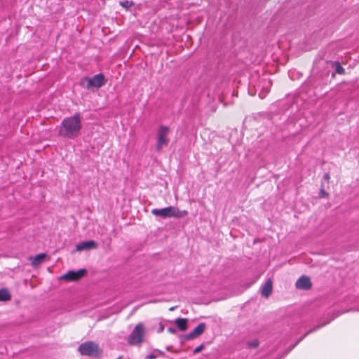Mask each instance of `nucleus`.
<instances>
[{"mask_svg":"<svg viewBox=\"0 0 359 359\" xmlns=\"http://www.w3.org/2000/svg\"><path fill=\"white\" fill-rule=\"evenodd\" d=\"M324 179L328 180L330 179V175L328 173L325 174Z\"/></svg>","mask_w":359,"mask_h":359,"instance_id":"22","label":"nucleus"},{"mask_svg":"<svg viewBox=\"0 0 359 359\" xmlns=\"http://www.w3.org/2000/svg\"><path fill=\"white\" fill-rule=\"evenodd\" d=\"M11 298V294L7 289L4 288L0 290V302L8 301Z\"/></svg>","mask_w":359,"mask_h":359,"instance_id":"14","label":"nucleus"},{"mask_svg":"<svg viewBox=\"0 0 359 359\" xmlns=\"http://www.w3.org/2000/svg\"><path fill=\"white\" fill-rule=\"evenodd\" d=\"M277 359H282V358H277Z\"/></svg>","mask_w":359,"mask_h":359,"instance_id":"28","label":"nucleus"},{"mask_svg":"<svg viewBox=\"0 0 359 359\" xmlns=\"http://www.w3.org/2000/svg\"><path fill=\"white\" fill-rule=\"evenodd\" d=\"M144 334V327L142 323H138L132 331L128 338V342L130 345L140 344Z\"/></svg>","mask_w":359,"mask_h":359,"instance_id":"6","label":"nucleus"},{"mask_svg":"<svg viewBox=\"0 0 359 359\" xmlns=\"http://www.w3.org/2000/svg\"><path fill=\"white\" fill-rule=\"evenodd\" d=\"M336 72L338 74H343L344 72V69L340 65L339 62L336 64Z\"/></svg>","mask_w":359,"mask_h":359,"instance_id":"18","label":"nucleus"},{"mask_svg":"<svg viewBox=\"0 0 359 359\" xmlns=\"http://www.w3.org/2000/svg\"><path fill=\"white\" fill-rule=\"evenodd\" d=\"M205 324L201 323L198 324L192 332L186 335L185 338L187 340L193 339L202 334L205 330Z\"/></svg>","mask_w":359,"mask_h":359,"instance_id":"8","label":"nucleus"},{"mask_svg":"<svg viewBox=\"0 0 359 359\" xmlns=\"http://www.w3.org/2000/svg\"><path fill=\"white\" fill-rule=\"evenodd\" d=\"M168 331L170 333H175V328L173 327H168Z\"/></svg>","mask_w":359,"mask_h":359,"instance_id":"21","label":"nucleus"},{"mask_svg":"<svg viewBox=\"0 0 359 359\" xmlns=\"http://www.w3.org/2000/svg\"><path fill=\"white\" fill-rule=\"evenodd\" d=\"M203 347V345H200V346H197V347L194 349V353H196L200 352V351L202 350Z\"/></svg>","mask_w":359,"mask_h":359,"instance_id":"19","label":"nucleus"},{"mask_svg":"<svg viewBox=\"0 0 359 359\" xmlns=\"http://www.w3.org/2000/svg\"><path fill=\"white\" fill-rule=\"evenodd\" d=\"M86 273V270L84 269H79L78 271H69L61 277L62 279L67 281H76L83 278Z\"/></svg>","mask_w":359,"mask_h":359,"instance_id":"7","label":"nucleus"},{"mask_svg":"<svg viewBox=\"0 0 359 359\" xmlns=\"http://www.w3.org/2000/svg\"><path fill=\"white\" fill-rule=\"evenodd\" d=\"M327 323H329V322L325 323L324 324H323V326H325V325H327Z\"/></svg>","mask_w":359,"mask_h":359,"instance_id":"27","label":"nucleus"},{"mask_svg":"<svg viewBox=\"0 0 359 359\" xmlns=\"http://www.w3.org/2000/svg\"><path fill=\"white\" fill-rule=\"evenodd\" d=\"M312 330L307 332L302 337L298 339L294 344L291 345L287 349L285 350L282 357L286 355L289 352H290L306 335H308Z\"/></svg>","mask_w":359,"mask_h":359,"instance_id":"15","label":"nucleus"},{"mask_svg":"<svg viewBox=\"0 0 359 359\" xmlns=\"http://www.w3.org/2000/svg\"><path fill=\"white\" fill-rule=\"evenodd\" d=\"M259 343L257 339H254L252 341L248 342V347L250 348H257L259 346Z\"/></svg>","mask_w":359,"mask_h":359,"instance_id":"16","label":"nucleus"},{"mask_svg":"<svg viewBox=\"0 0 359 359\" xmlns=\"http://www.w3.org/2000/svg\"><path fill=\"white\" fill-rule=\"evenodd\" d=\"M97 245V243L94 241H87L79 243L76 245V250L82 251L90 249H96Z\"/></svg>","mask_w":359,"mask_h":359,"instance_id":"11","label":"nucleus"},{"mask_svg":"<svg viewBox=\"0 0 359 359\" xmlns=\"http://www.w3.org/2000/svg\"><path fill=\"white\" fill-rule=\"evenodd\" d=\"M327 323H329V322L325 323L324 324H323V326H325V325H327Z\"/></svg>","mask_w":359,"mask_h":359,"instance_id":"26","label":"nucleus"},{"mask_svg":"<svg viewBox=\"0 0 359 359\" xmlns=\"http://www.w3.org/2000/svg\"><path fill=\"white\" fill-rule=\"evenodd\" d=\"M156 357H157L156 355L154 353H150L147 355V359H155V358H156Z\"/></svg>","mask_w":359,"mask_h":359,"instance_id":"20","label":"nucleus"},{"mask_svg":"<svg viewBox=\"0 0 359 359\" xmlns=\"http://www.w3.org/2000/svg\"><path fill=\"white\" fill-rule=\"evenodd\" d=\"M120 5L122 7H123L126 9H128L133 5V3L132 1L126 0V1H121Z\"/></svg>","mask_w":359,"mask_h":359,"instance_id":"17","label":"nucleus"},{"mask_svg":"<svg viewBox=\"0 0 359 359\" xmlns=\"http://www.w3.org/2000/svg\"><path fill=\"white\" fill-rule=\"evenodd\" d=\"M81 85H85L88 89L92 88H99L106 84V79L102 73L94 75L92 77H83L81 81Z\"/></svg>","mask_w":359,"mask_h":359,"instance_id":"4","label":"nucleus"},{"mask_svg":"<svg viewBox=\"0 0 359 359\" xmlns=\"http://www.w3.org/2000/svg\"><path fill=\"white\" fill-rule=\"evenodd\" d=\"M266 83L268 84L269 87L271 85V81H266Z\"/></svg>","mask_w":359,"mask_h":359,"instance_id":"23","label":"nucleus"},{"mask_svg":"<svg viewBox=\"0 0 359 359\" xmlns=\"http://www.w3.org/2000/svg\"><path fill=\"white\" fill-rule=\"evenodd\" d=\"M170 129L168 126L161 125L157 130L156 151H160L163 147L168 145L170 142L169 134Z\"/></svg>","mask_w":359,"mask_h":359,"instance_id":"3","label":"nucleus"},{"mask_svg":"<svg viewBox=\"0 0 359 359\" xmlns=\"http://www.w3.org/2000/svg\"><path fill=\"white\" fill-rule=\"evenodd\" d=\"M81 128V114L76 113L62 120L58 130V135L62 137L74 139L79 135Z\"/></svg>","mask_w":359,"mask_h":359,"instance_id":"1","label":"nucleus"},{"mask_svg":"<svg viewBox=\"0 0 359 359\" xmlns=\"http://www.w3.org/2000/svg\"><path fill=\"white\" fill-rule=\"evenodd\" d=\"M46 257V254L45 253H40L36 255L33 259L32 262V264L34 266H36L39 265Z\"/></svg>","mask_w":359,"mask_h":359,"instance_id":"13","label":"nucleus"},{"mask_svg":"<svg viewBox=\"0 0 359 359\" xmlns=\"http://www.w3.org/2000/svg\"><path fill=\"white\" fill-rule=\"evenodd\" d=\"M78 350L82 355L98 357L100 353L98 344L94 341L81 344Z\"/></svg>","mask_w":359,"mask_h":359,"instance_id":"5","label":"nucleus"},{"mask_svg":"<svg viewBox=\"0 0 359 359\" xmlns=\"http://www.w3.org/2000/svg\"><path fill=\"white\" fill-rule=\"evenodd\" d=\"M175 324L181 331H185L187 328V320L186 318H177Z\"/></svg>","mask_w":359,"mask_h":359,"instance_id":"12","label":"nucleus"},{"mask_svg":"<svg viewBox=\"0 0 359 359\" xmlns=\"http://www.w3.org/2000/svg\"><path fill=\"white\" fill-rule=\"evenodd\" d=\"M151 213L155 216H160L163 218L167 217H182L188 214L187 210H180L177 208L168 206L161 209L154 208L151 210Z\"/></svg>","mask_w":359,"mask_h":359,"instance_id":"2","label":"nucleus"},{"mask_svg":"<svg viewBox=\"0 0 359 359\" xmlns=\"http://www.w3.org/2000/svg\"><path fill=\"white\" fill-rule=\"evenodd\" d=\"M158 353L161 354V355H163V352H162L161 351H158Z\"/></svg>","mask_w":359,"mask_h":359,"instance_id":"24","label":"nucleus"},{"mask_svg":"<svg viewBox=\"0 0 359 359\" xmlns=\"http://www.w3.org/2000/svg\"><path fill=\"white\" fill-rule=\"evenodd\" d=\"M296 287L298 289L309 290L311 287V282L309 277L302 276L296 282Z\"/></svg>","mask_w":359,"mask_h":359,"instance_id":"10","label":"nucleus"},{"mask_svg":"<svg viewBox=\"0 0 359 359\" xmlns=\"http://www.w3.org/2000/svg\"><path fill=\"white\" fill-rule=\"evenodd\" d=\"M273 283L271 279L269 278L260 287V292L262 297L268 298L272 292Z\"/></svg>","mask_w":359,"mask_h":359,"instance_id":"9","label":"nucleus"},{"mask_svg":"<svg viewBox=\"0 0 359 359\" xmlns=\"http://www.w3.org/2000/svg\"><path fill=\"white\" fill-rule=\"evenodd\" d=\"M116 359H122V356H121V355H120V356H118V357L117 358H116Z\"/></svg>","mask_w":359,"mask_h":359,"instance_id":"25","label":"nucleus"}]
</instances>
